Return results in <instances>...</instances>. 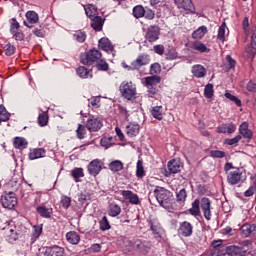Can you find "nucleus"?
Instances as JSON below:
<instances>
[{"instance_id": "nucleus-41", "label": "nucleus", "mask_w": 256, "mask_h": 256, "mask_svg": "<svg viewBox=\"0 0 256 256\" xmlns=\"http://www.w3.org/2000/svg\"><path fill=\"white\" fill-rule=\"evenodd\" d=\"M110 171H113V173H118V171H123V162L120 160L112 161L109 164Z\"/></svg>"}, {"instance_id": "nucleus-63", "label": "nucleus", "mask_w": 256, "mask_h": 256, "mask_svg": "<svg viewBox=\"0 0 256 256\" xmlns=\"http://www.w3.org/2000/svg\"><path fill=\"white\" fill-rule=\"evenodd\" d=\"M210 156L214 159H223V157H225V152L221 150H212Z\"/></svg>"}, {"instance_id": "nucleus-15", "label": "nucleus", "mask_w": 256, "mask_h": 256, "mask_svg": "<svg viewBox=\"0 0 256 256\" xmlns=\"http://www.w3.org/2000/svg\"><path fill=\"white\" fill-rule=\"evenodd\" d=\"M26 19L28 22L24 21V25L26 27H28L29 29H31V27H33V25H35V23L39 22V15L35 11H28L26 13Z\"/></svg>"}, {"instance_id": "nucleus-14", "label": "nucleus", "mask_w": 256, "mask_h": 256, "mask_svg": "<svg viewBox=\"0 0 256 256\" xmlns=\"http://www.w3.org/2000/svg\"><path fill=\"white\" fill-rule=\"evenodd\" d=\"M191 73L193 77H196V79H203V77H206L207 75V68L201 64H196L192 66Z\"/></svg>"}, {"instance_id": "nucleus-51", "label": "nucleus", "mask_w": 256, "mask_h": 256, "mask_svg": "<svg viewBox=\"0 0 256 256\" xmlns=\"http://www.w3.org/2000/svg\"><path fill=\"white\" fill-rule=\"evenodd\" d=\"M224 96L226 97V99L233 101V103H235V105H237V107H241V101L235 95L231 94V92L226 91Z\"/></svg>"}, {"instance_id": "nucleus-33", "label": "nucleus", "mask_w": 256, "mask_h": 256, "mask_svg": "<svg viewBox=\"0 0 256 256\" xmlns=\"http://www.w3.org/2000/svg\"><path fill=\"white\" fill-rule=\"evenodd\" d=\"M44 156H45V149L36 148L30 151L29 159H31V161H34L35 159H41Z\"/></svg>"}, {"instance_id": "nucleus-24", "label": "nucleus", "mask_w": 256, "mask_h": 256, "mask_svg": "<svg viewBox=\"0 0 256 256\" xmlns=\"http://www.w3.org/2000/svg\"><path fill=\"white\" fill-rule=\"evenodd\" d=\"M161 83V77L158 75L148 76L144 78V85L146 87H157Z\"/></svg>"}, {"instance_id": "nucleus-38", "label": "nucleus", "mask_w": 256, "mask_h": 256, "mask_svg": "<svg viewBox=\"0 0 256 256\" xmlns=\"http://www.w3.org/2000/svg\"><path fill=\"white\" fill-rule=\"evenodd\" d=\"M108 215H110V217H117L121 215V206L111 203L109 205Z\"/></svg>"}, {"instance_id": "nucleus-2", "label": "nucleus", "mask_w": 256, "mask_h": 256, "mask_svg": "<svg viewBox=\"0 0 256 256\" xmlns=\"http://www.w3.org/2000/svg\"><path fill=\"white\" fill-rule=\"evenodd\" d=\"M102 57V54L99 50L93 48L90 49L88 52L82 54L80 56V61L83 65H93V63H97Z\"/></svg>"}, {"instance_id": "nucleus-31", "label": "nucleus", "mask_w": 256, "mask_h": 256, "mask_svg": "<svg viewBox=\"0 0 256 256\" xmlns=\"http://www.w3.org/2000/svg\"><path fill=\"white\" fill-rule=\"evenodd\" d=\"M66 239L68 243H71V245H78L79 241H81V237L75 231L68 232L66 234Z\"/></svg>"}, {"instance_id": "nucleus-22", "label": "nucleus", "mask_w": 256, "mask_h": 256, "mask_svg": "<svg viewBox=\"0 0 256 256\" xmlns=\"http://www.w3.org/2000/svg\"><path fill=\"white\" fill-rule=\"evenodd\" d=\"M135 248L140 251L143 255H147L151 251V244L149 242H143L141 240L135 241Z\"/></svg>"}, {"instance_id": "nucleus-23", "label": "nucleus", "mask_w": 256, "mask_h": 256, "mask_svg": "<svg viewBox=\"0 0 256 256\" xmlns=\"http://www.w3.org/2000/svg\"><path fill=\"white\" fill-rule=\"evenodd\" d=\"M98 45L102 51H106V53H113V44H111L109 38H101Z\"/></svg>"}, {"instance_id": "nucleus-56", "label": "nucleus", "mask_w": 256, "mask_h": 256, "mask_svg": "<svg viewBox=\"0 0 256 256\" xmlns=\"http://www.w3.org/2000/svg\"><path fill=\"white\" fill-rule=\"evenodd\" d=\"M76 135L78 139H85V135H87V130L85 129V126L79 124L76 130Z\"/></svg>"}, {"instance_id": "nucleus-49", "label": "nucleus", "mask_w": 256, "mask_h": 256, "mask_svg": "<svg viewBox=\"0 0 256 256\" xmlns=\"http://www.w3.org/2000/svg\"><path fill=\"white\" fill-rule=\"evenodd\" d=\"M241 139H243L241 135H237L234 138H226L224 140V145H230V146L237 145V143H239Z\"/></svg>"}, {"instance_id": "nucleus-54", "label": "nucleus", "mask_w": 256, "mask_h": 256, "mask_svg": "<svg viewBox=\"0 0 256 256\" xmlns=\"http://www.w3.org/2000/svg\"><path fill=\"white\" fill-rule=\"evenodd\" d=\"M244 55H245V57H247V59H253V57H255V55H256L255 46H253V44H251L250 47L246 48Z\"/></svg>"}, {"instance_id": "nucleus-62", "label": "nucleus", "mask_w": 256, "mask_h": 256, "mask_svg": "<svg viewBox=\"0 0 256 256\" xmlns=\"http://www.w3.org/2000/svg\"><path fill=\"white\" fill-rule=\"evenodd\" d=\"M19 22H17V19L12 18L10 20V33H15V31H19Z\"/></svg>"}, {"instance_id": "nucleus-55", "label": "nucleus", "mask_w": 256, "mask_h": 256, "mask_svg": "<svg viewBox=\"0 0 256 256\" xmlns=\"http://www.w3.org/2000/svg\"><path fill=\"white\" fill-rule=\"evenodd\" d=\"M137 177H145V169L143 168V160H138L137 169H136Z\"/></svg>"}, {"instance_id": "nucleus-64", "label": "nucleus", "mask_w": 256, "mask_h": 256, "mask_svg": "<svg viewBox=\"0 0 256 256\" xmlns=\"http://www.w3.org/2000/svg\"><path fill=\"white\" fill-rule=\"evenodd\" d=\"M11 35L13 36L15 41H23L25 39V35L23 34V32H21L19 30L15 31V32H11Z\"/></svg>"}, {"instance_id": "nucleus-34", "label": "nucleus", "mask_w": 256, "mask_h": 256, "mask_svg": "<svg viewBox=\"0 0 256 256\" xmlns=\"http://www.w3.org/2000/svg\"><path fill=\"white\" fill-rule=\"evenodd\" d=\"M228 252H229V246L222 245L212 250V256H225V255H228Z\"/></svg>"}, {"instance_id": "nucleus-16", "label": "nucleus", "mask_w": 256, "mask_h": 256, "mask_svg": "<svg viewBox=\"0 0 256 256\" xmlns=\"http://www.w3.org/2000/svg\"><path fill=\"white\" fill-rule=\"evenodd\" d=\"M235 131H237V126L232 122L227 124H222L217 127V133L232 135V133H235Z\"/></svg>"}, {"instance_id": "nucleus-12", "label": "nucleus", "mask_w": 256, "mask_h": 256, "mask_svg": "<svg viewBox=\"0 0 256 256\" xmlns=\"http://www.w3.org/2000/svg\"><path fill=\"white\" fill-rule=\"evenodd\" d=\"M242 175L243 173L241 172V170L230 171L227 174V182L229 183V185H237V183L241 182Z\"/></svg>"}, {"instance_id": "nucleus-58", "label": "nucleus", "mask_w": 256, "mask_h": 256, "mask_svg": "<svg viewBox=\"0 0 256 256\" xmlns=\"http://www.w3.org/2000/svg\"><path fill=\"white\" fill-rule=\"evenodd\" d=\"M161 73V64L154 63L150 66V75H159Z\"/></svg>"}, {"instance_id": "nucleus-45", "label": "nucleus", "mask_w": 256, "mask_h": 256, "mask_svg": "<svg viewBox=\"0 0 256 256\" xmlns=\"http://www.w3.org/2000/svg\"><path fill=\"white\" fill-rule=\"evenodd\" d=\"M236 63L237 62H235V60L231 56L227 55L226 56V62L224 63L225 71H231V69H234Z\"/></svg>"}, {"instance_id": "nucleus-27", "label": "nucleus", "mask_w": 256, "mask_h": 256, "mask_svg": "<svg viewBox=\"0 0 256 256\" xmlns=\"http://www.w3.org/2000/svg\"><path fill=\"white\" fill-rule=\"evenodd\" d=\"M76 73L81 79H93L92 70H87L85 66L78 67Z\"/></svg>"}, {"instance_id": "nucleus-4", "label": "nucleus", "mask_w": 256, "mask_h": 256, "mask_svg": "<svg viewBox=\"0 0 256 256\" xmlns=\"http://www.w3.org/2000/svg\"><path fill=\"white\" fill-rule=\"evenodd\" d=\"M151 63V55L147 53H142L137 56V58L132 61V68L136 71H139L141 67H145V65H149Z\"/></svg>"}, {"instance_id": "nucleus-28", "label": "nucleus", "mask_w": 256, "mask_h": 256, "mask_svg": "<svg viewBox=\"0 0 256 256\" xmlns=\"http://www.w3.org/2000/svg\"><path fill=\"white\" fill-rule=\"evenodd\" d=\"M239 133L245 139H251L253 137V132H251V130L249 129V124L247 122H244L240 125Z\"/></svg>"}, {"instance_id": "nucleus-19", "label": "nucleus", "mask_w": 256, "mask_h": 256, "mask_svg": "<svg viewBox=\"0 0 256 256\" xmlns=\"http://www.w3.org/2000/svg\"><path fill=\"white\" fill-rule=\"evenodd\" d=\"M183 169V162L179 159H173L168 162V170L170 173H179Z\"/></svg>"}, {"instance_id": "nucleus-10", "label": "nucleus", "mask_w": 256, "mask_h": 256, "mask_svg": "<svg viewBox=\"0 0 256 256\" xmlns=\"http://www.w3.org/2000/svg\"><path fill=\"white\" fill-rule=\"evenodd\" d=\"M178 233L182 237H191L193 235V225L187 221L181 222Z\"/></svg>"}, {"instance_id": "nucleus-36", "label": "nucleus", "mask_w": 256, "mask_h": 256, "mask_svg": "<svg viewBox=\"0 0 256 256\" xmlns=\"http://www.w3.org/2000/svg\"><path fill=\"white\" fill-rule=\"evenodd\" d=\"M14 147L15 149H27V145H29V143L27 142V140L23 137H16L14 138Z\"/></svg>"}, {"instance_id": "nucleus-35", "label": "nucleus", "mask_w": 256, "mask_h": 256, "mask_svg": "<svg viewBox=\"0 0 256 256\" xmlns=\"http://www.w3.org/2000/svg\"><path fill=\"white\" fill-rule=\"evenodd\" d=\"M90 19L92 20L91 27L95 31H101V29L103 27V19L101 18V16H94V17H92Z\"/></svg>"}, {"instance_id": "nucleus-25", "label": "nucleus", "mask_w": 256, "mask_h": 256, "mask_svg": "<svg viewBox=\"0 0 256 256\" xmlns=\"http://www.w3.org/2000/svg\"><path fill=\"white\" fill-rule=\"evenodd\" d=\"M140 126L137 123H130L126 126V134L128 137H137L139 135Z\"/></svg>"}, {"instance_id": "nucleus-11", "label": "nucleus", "mask_w": 256, "mask_h": 256, "mask_svg": "<svg viewBox=\"0 0 256 256\" xmlns=\"http://www.w3.org/2000/svg\"><path fill=\"white\" fill-rule=\"evenodd\" d=\"M121 195L125 201H129L131 205H139V196L133 191L130 190H122Z\"/></svg>"}, {"instance_id": "nucleus-32", "label": "nucleus", "mask_w": 256, "mask_h": 256, "mask_svg": "<svg viewBox=\"0 0 256 256\" xmlns=\"http://www.w3.org/2000/svg\"><path fill=\"white\" fill-rule=\"evenodd\" d=\"M175 4L179 9H184L185 11L193 9V2L191 0H175Z\"/></svg>"}, {"instance_id": "nucleus-17", "label": "nucleus", "mask_w": 256, "mask_h": 256, "mask_svg": "<svg viewBox=\"0 0 256 256\" xmlns=\"http://www.w3.org/2000/svg\"><path fill=\"white\" fill-rule=\"evenodd\" d=\"M65 253V249L60 246H51L47 247L44 251L45 256H63Z\"/></svg>"}, {"instance_id": "nucleus-47", "label": "nucleus", "mask_w": 256, "mask_h": 256, "mask_svg": "<svg viewBox=\"0 0 256 256\" xmlns=\"http://www.w3.org/2000/svg\"><path fill=\"white\" fill-rule=\"evenodd\" d=\"M133 15L136 19H141L145 15V8L143 6H135L133 8Z\"/></svg>"}, {"instance_id": "nucleus-39", "label": "nucleus", "mask_w": 256, "mask_h": 256, "mask_svg": "<svg viewBox=\"0 0 256 256\" xmlns=\"http://www.w3.org/2000/svg\"><path fill=\"white\" fill-rule=\"evenodd\" d=\"M41 233H43V227L41 226H33V233L31 236V245L35 243L41 237Z\"/></svg>"}, {"instance_id": "nucleus-50", "label": "nucleus", "mask_w": 256, "mask_h": 256, "mask_svg": "<svg viewBox=\"0 0 256 256\" xmlns=\"http://www.w3.org/2000/svg\"><path fill=\"white\" fill-rule=\"evenodd\" d=\"M38 123L40 127H45L47 123H49V116L47 115V113L43 112L42 114H39Z\"/></svg>"}, {"instance_id": "nucleus-7", "label": "nucleus", "mask_w": 256, "mask_h": 256, "mask_svg": "<svg viewBox=\"0 0 256 256\" xmlns=\"http://www.w3.org/2000/svg\"><path fill=\"white\" fill-rule=\"evenodd\" d=\"M200 209L207 221H211V200L207 197H203L200 201Z\"/></svg>"}, {"instance_id": "nucleus-13", "label": "nucleus", "mask_w": 256, "mask_h": 256, "mask_svg": "<svg viewBox=\"0 0 256 256\" xmlns=\"http://www.w3.org/2000/svg\"><path fill=\"white\" fill-rule=\"evenodd\" d=\"M150 231H152L155 239H163V235H165V230L159 222H150Z\"/></svg>"}, {"instance_id": "nucleus-59", "label": "nucleus", "mask_w": 256, "mask_h": 256, "mask_svg": "<svg viewBox=\"0 0 256 256\" xmlns=\"http://www.w3.org/2000/svg\"><path fill=\"white\" fill-rule=\"evenodd\" d=\"M204 95L206 99L213 97V84H207L204 89Z\"/></svg>"}, {"instance_id": "nucleus-3", "label": "nucleus", "mask_w": 256, "mask_h": 256, "mask_svg": "<svg viewBox=\"0 0 256 256\" xmlns=\"http://www.w3.org/2000/svg\"><path fill=\"white\" fill-rule=\"evenodd\" d=\"M120 92L125 99L131 100L137 93V88L133 82H123L120 85Z\"/></svg>"}, {"instance_id": "nucleus-6", "label": "nucleus", "mask_w": 256, "mask_h": 256, "mask_svg": "<svg viewBox=\"0 0 256 256\" xmlns=\"http://www.w3.org/2000/svg\"><path fill=\"white\" fill-rule=\"evenodd\" d=\"M103 127V121L95 116H90L86 122V129L90 132H97Z\"/></svg>"}, {"instance_id": "nucleus-1", "label": "nucleus", "mask_w": 256, "mask_h": 256, "mask_svg": "<svg viewBox=\"0 0 256 256\" xmlns=\"http://www.w3.org/2000/svg\"><path fill=\"white\" fill-rule=\"evenodd\" d=\"M154 195L161 207L167 209V211L172 212L173 208L171 207V202L173 201V194L171 191L157 186L154 190Z\"/></svg>"}, {"instance_id": "nucleus-44", "label": "nucleus", "mask_w": 256, "mask_h": 256, "mask_svg": "<svg viewBox=\"0 0 256 256\" xmlns=\"http://www.w3.org/2000/svg\"><path fill=\"white\" fill-rule=\"evenodd\" d=\"M253 231H255V225L244 224L241 227V233L244 235V237H249Z\"/></svg>"}, {"instance_id": "nucleus-26", "label": "nucleus", "mask_w": 256, "mask_h": 256, "mask_svg": "<svg viewBox=\"0 0 256 256\" xmlns=\"http://www.w3.org/2000/svg\"><path fill=\"white\" fill-rule=\"evenodd\" d=\"M191 49L198 51L199 53H209V48L201 41H194L190 44Z\"/></svg>"}, {"instance_id": "nucleus-52", "label": "nucleus", "mask_w": 256, "mask_h": 256, "mask_svg": "<svg viewBox=\"0 0 256 256\" xmlns=\"http://www.w3.org/2000/svg\"><path fill=\"white\" fill-rule=\"evenodd\" d=\"M96 67H97L98 71H108L109 64L107 62H105V60L100 58L96 63Z\"/></svg>"}, {"instance_id": "nucleus-53", "label": "nucleus", "mask_w": 256, "mask_h": 256, "mask_svg": "<svg viewBox=\"0 0 256 256\" xmlns=\"http://www.w3.org/2000/svg\"><path fill=\"white\" fill-rule=\"evenodd\" d=\"M5 121H9V113L7 112V109L3 107V105H0V123Z\"/></svg>"}, {"instance_id": "nucleus-20", "label": "nucleus", "mask_w": 256, "mask_h": 256, "mask_svg": "<svg viewBox=\"0 0 256 256\" xmlns=\"http://www.w3.org/2000/svg\"><path fill=\"white\" fill-rule=\"evenodd\" d=\"M228 255L229 256H245L247 255V250H244L243 247L230 245L228 246Z\"/></svg>"}, {"instance_id": "nucleus-18", "label": "nucleus", "mask_w": 256, "mask_h": 256, "mask_svg": "<svg viewBox=\"0 0 256 256\" xmlns=\"http://www.w3.org/2000/svg\"><path fill=\"white\" fill-rule=\"evenodd\" d=\"M5 231L6 235H8L12 241H17V226H15V222H8V225L5 227Z\"/></svg>"}, {"instance_id": "nucleus-48", "label": "nucleus", "mask_w": 256, "mask_h": 256, "mask_svg": "<svg viewBox=\"0 0 256 256\" xmlns=\"http://www.w3.org/2000/svg\"><path fill=\"white\" fill-rule=\"evenodd\" d=\"M3 51L7 57H11V55H15L16 48L11 43H8L4 45Z\"/></svg>"}, {"instance_id": "nucleus-61", "label": "nucleus", "mask_w": 256, "mask_h": 256, "mask_svg": "<svg viewBox=\"0 0 256 256\" xmlns=\"http://www.w3.org/2000/svg\"><path fill=\"white\" fill-rule=\"evenodd\" d=\"M60 203L63 209H67L68 207H71V197L62 196Z\"/></svg>"}, {"instance_id": "nucleus-42", "label": "nucleus", "mask_w": 256, "mask_h": 256, "mask_svg": "<svg viewBox=\"0 0 256 256\" xmlns=\"http://www.w3.org/2000/svg\"><path fill=\"white\" fill-rule=\"evenodd\" d=\"M71 175L76 183H79V179H81V177H85V173H83V168H74L71 171Z\"/></svg>"}, {"instance_id": "nucleus-5", "label": "nucleus", "mask_w": 256, "mask_h": 256, "mask_svg": "<svg viewBox=\"0 0 256 256\" xmlns=\"http://www.w3.org/2000/svg\"><path fill=\"white\" fill-rule=\"evenodd\" d=\"M161 35V30L157 26H150L146 29L145 39L148 43H155Z\"/></svg>"}, {"instance_id": "nucleus-40", "label": "nucleus", "mask_w": 256, "mask_h": 256, "mask_svg": "<svg viewBox=\"0 0 256 256\" xmlns=\"http://www.w3.org/2000/svg\"><path fill=\"white\" fill-rule=\"evenodd\" d=\"M152 117L161 121L163 119V106H155L151 110Z\"/></svg>"}, {"instance_id": "nucleus-43", "label": "nucleus", "mask_w": 256, "mask_h": 256, "mask_svg": "<svg viewBox=\"0 0 256 256\" xmlns=\"http://www.w3.org/2000/svg\"><path fill=\"white\" fill-rule=\"evenodd\" d=\"M84 9L89 19L92 17H97V7H95L93 4H89L88 6L84 7Z\"/></svg>"}, {"instance_id": "nucleus-8", "label": "nucleus", "mask_w": 256, "mask_h": 256, "mask_svg": "<svg viewBox=\"0 0 256 256\" xmlns=\"http://www.w3.org/2000/svg\"><path fill=\"white\" fill-rule=\"evenodd\" d=\"M88 173L89 175H92L93 177H97L99 173H101V170L103 169V162L99 159L92 160L88 166Z\"/></svg>"}, {"instance_id": "nucleus-60", "label": "nucleus", "mask_w": 256, "mask_h": 256, "mask_svg": "<svg viewBox=\"0 0 256 256\" xmlns=\"http://www.w3.org/2000/svg\"><path fill=\"white\" fill-rule=\"evenodd\" d=\"M176 199H177V201H179L180 203H184L185 199H187V190L181 189V190L177 193Z\"/></svg>"}, {"instance_id": "nucleus-46", "label": "nucleus", "mask_w": 256, "mask_h": 256, "mask_svg": "<svg viewBox=\"0 0 256 256\" xmlns=\"http://www.w3.org/2000/svg\"><path fill=\"white\" fill-rule=\"evenodd\" d=\"M100 230L101 231H109V229H111V224H109V220L107 219V216H104L100 222Z\"/></svg>"}, {"instance_id": "nucleus-37", "label": "nucleus", "mask_w": 256, "mask_h": 256, "mask_svg": "<svg viewBox=\"0 0 256 256\" xmlns=\"http://www.w3.org/2000/svg\"><path fill=\"white\" fill-rule=\"evenodd\" d=\"M207 35V27L200 26L197 30L192 33V39H203Z\"/></svg>"}, {"instance_id": "nucleus-9", "label": "nucleus", "mask_w": 256, "mask_h": 256, "mask_svg": "<svg viewBox=\"0 0 256 256\" xmlns=\"http://www.w3.org/2000/svg\"><path fill=\"white\" fill-rule=\"evenodd\" d=\"M1 203L5 209H14L17 205V198L13 192H10L1 198Z\"/></svg>"}, {"instance_id": "nucleus-57", "label": "nucleus", "mask_w": 256, "mask_h": 256, "mask_svg": "<svg viewBox=\"0 0 256 256\" xmlns=\"http://www.w3.org/2000/svg\"><path fill=\"white\" fill-rule=\"evenodd\" d=\"M74 39L78 41V43H85V39H87V34L82 31H78L74 34Z\"/></svg>"}, {"instance_id": "nucleus-29", "label": "nucleus", "mask_w": 256, "mask_h": 256, "mask_svg": "<svg viewBox=\"0 0 256 256\" xmlns=\"http://www.w3.org/2000/svg\"><path fill=\"white\" fill-rule=\"evenodd\" d=\"M200 200L199 199H195L192 202V207L190 209H188V213H190V215H192L193 217H199V215H201V208L200 206Z\"/></svg>"}, {"instance_id": "nucleus-21", "label": "nucleus", "mask_w": 256, "mask_h": 256, "mask_svg": "<svg viewBox=\"0 0 256 256\" xmlns=\"http://www.w3.org/2000/svg\"><path fill=\"white\" fill-rule=\"evenodd\" d=\"M227 35H229V29H227V24L223 22L218 29V35H217L218 41H220V43H225L227 39Z\"/></svg>"}, {"instance_id": "nucleus-30", "label": "nucleus", "mask_w": 256, "mask_h": 256, "mask_svg": "<svg viewBox=\"0 0 256 256\" xmlns=\"http://www.w3.org/2000/svg\"><path fill=\"white\" fill-rule=\"evenodd\" d=\"M36 211L40 214V217H43L44 219H49L51 218V215H53V208H47L45 206H38Z\"/></svg>"}]
</instances>
